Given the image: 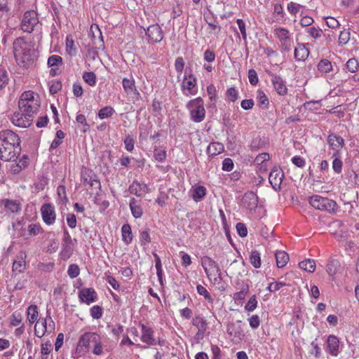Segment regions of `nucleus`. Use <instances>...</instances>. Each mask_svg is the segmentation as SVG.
Segmentation results:
<instances>
[{
    "instance_id": "20e7f679",
    "label": "nucleus",
    "mask_w": 359,
    "mask_h": 359,
    "mask_svg": "<svg viewBox=\"0 0 359 359\" xmlns=\"http://www.w3.org/2000/svg\"><path fill=\"white\" fill-rule=\"evenodd\" d=\"M309 203L316 210L326 211L330 213L335 212L337 208V204L334 201L319 195L311 196Z\"/></svg>"
},
{
    "instance_id": "774afa93",
    "label": "nucleus",
    "mask_w": 359,
    "mask_h": 359,
    "mask_svg": "<svg viewBox=\"0 0 359 359\" xmlns=\"http://www.w3.org/2000/svg\"><path fill=\"white\" fill-rule=\"evenodd\" d=\"M325 21L327 25L332 29L337 28L339 26V23L338 20H337L335 18L332 17H327L325 18Z\"/></svg>"
},
{
    "instance_id": "603ef678",
    "label": "nucleus",
    "mask_w": 359,
    "mask_h": 359,
    "mask_svg": "<svg viewBox=\"0 0 359 359\" xmlns=\"http://www.w3.org/2000/svg\"><path fill=\"white\" fill-rule=\"evenodd\" d=\"M80 269L76 264L69 265L67 271L69 276L72 278H74L79 275Z\"/></svg>"
},
{
    "instance_id": "b1692460",
    "label": "nucleus",
    "mask_w": 359,
    "mask_h": 359,
    "mask_svg": "<svg viewBox=\"0 0 359 359\" xmlns=\"http://www.w3.org/2000/svg\"><path fill=\"white\" fill-rule=\"evenodd\" d=\"M327 142L333 149L338 151L344 146V139L334 134H330L327 137Z\"/></svg>"
},
{
    "instance_id": "49530a36",
    "label": "nucleus",
    "mask_w": 359,
    "mask_h": 359,
    "mask_svg": "<svg viewBox=\"0 0 359 359\" xmlns=\"http://www.w3.org/2000/svg\"><path fill=\"white\" fill-rule=\"evenodd\" d=\"M359 64L355 58L349 59L346 62V67L351 73L357 72Z\"/></svg>"
},
{
    "instance_id": "2f4dec72",
    "label": "nucleus",
    "mask_w": 359,
    "mask_h": 359,
    "mask_svg": "<svg viewBox=\"0 0 359 359\" xmlns=\"http://www.w3.org/2000/svg\"><path fill=\"white\" fill-rule=\"evenodd\" d=\"M122 238L123 241L126 243L129 244L133 240V234L131 227L128 224H125L121 228Z\"/></svg>"
},
{
    "instance_id": "423d86ee",
    "label": "nucleus",
    "mask_w": 359,
    "mask_h": 359,
    "mask_svg": "<svg viewBox=\"0 0 359 359\" xmlns=\"http://www.w3.org/2000/svg\"><path fill=\"white\" fill-rule=\"evenodd\" d=\"M201 265L207 275L211 279H217V276H220L221 270L217 263L208 256H203L201 259Z\"/></svg>"
},
{
    "instance_id": "f8f14e48",
    "label": "nucleus",
    "mask_w": 359,
    "mask_h": 359,
    "mask_svg": "<svg viewBox=\"0 0 359 359\" xmlns=\"http://www.w3.org/2000/svg\"><path fill=\"white\" fill-rule=\"evenodd\" d=\"M242 204L250 212L255 211L258 205V196L253 191H248L243 196Z\"/></svg>"
},
{
    "instance_id": "a211bd4d",
    "label": "nucleus",
    "mask_w": 359,
    "mask_h": 359,
    "mask_svg": "<svg viewBox=\"0 0 359 359\" xmlns=\"http://www.w3.org/2000/svg\"><path fill=\"white\" fill-rule=\"evenodd\" d=\"M271 83L277 93L280 95H285L287 93V88L283 79L277 75H271Z\"/></svg>"
},
{
    "instance_id": "473e14b6",
    "label": "nucleus",
    "mask_w": 359,
    "mask_h": 359,
    "mask_svg": "<svg viewBox=\"0 0 359 359\" xmlns=\"http://www.w3.org/2000/svg\"><path fill=\"white\" fill-rule=\"evenodd\" d=\"M192 324L194 326L196 327L198 330V332L203 333L207 328V323L206 321L200 316H196L193 318Z\"/></svg>"
},
{
    "instance_id": "0e129e2a",
    "label": "nucleus",
    "mask_w": 359,
    "mask_h": 359,
    "mask_svg": "<svg viewBox=\"0 0 359 359\" xmlns=\"http://www.w3.org/2000/svg\"><path fill=\"white\" fill-rule=\"evenodd\" d=\"M41 230V226L36 224H31L28 226V233L30 236L37 235Z\"/></svg>"
},
{
    "instance_id": "c756f323",
    "label": "nucleus",
    "mask_w": 359,
    "mask_h": 359,
    "mask_svg": "<svg viewBox=\"0 0 359 359\" xmlns=\"http://www.w3.org/2000/svg\"><path fill=\"white\" fill-rule=\"evenodd\" d=\"M224 151V145L220 142H212L207 148V153L210 156H216Z\"/></svg>"
},
{
    "instance_id": "5fc2aeb1",
    "label": "nucleus",
    "mask_w": 359,
    "mask_h": 359,
    "mask_svg": "<svg viewBox=\"0 0 359 359\" xmlns=\"http://www.w3.org/2000/svg\"><path fill=\"white\" fill-rule=\"evenodd\" d=\"M205 21L208 22V25L209 32L217 36L221 29V27L218 25V24L215 23V21L208 22L207 20H205Z\"/></svg>"
},
{
    "instance_id": "ddd939ff",
    "label": "nucleus",
    "mask_w": 359,
    "mask_h": 359,
    "mask_svg": "<svg viewBox=\"0 0 359 359\" xmlns=\"http://www.w3.org/2000/svg\"><path fill=\"white\" fill-rule=\"evenodd\" d=\"M283 176V172L280 168H275L271 171L269 180L274 189L277 190L280 188Z\"/></svg>"
},
{
    "instance_id": "f704fd0d",
    "label": "nucleus",
    "mask_w": 359,
    "mask_h": 359,
    "mask_svg": "<svg viewBox=\"0 0 359 359\" xmlns=\"http://www.w3.org/2000/svg\"><path fill=\"white\" fill-rule=\"evenodd\" d=\"M318 69L322 73H328L332 70V65L328 60L323 59L318 64Z\"/></svg>"
},
{
    "instance_id": "a19ab883",
    "label": "nucleus",
    "mask_w": 359,
    "mask_h": 359,
    "mask_svg": "<svg viewBox=\"0 0 359 359\" xmlns=\"http://www.w3.org/2000/svg\"><path fill=\"white\" fill-rule=\"evenodd\" d=\"M10 10L8 0H0V18L8 17Z\"/></svg>"
},
{
    "instance_id": "de8ad7c7",
    "label": "nucleus",
    "mask_w": 359,
    "mask_h": 359,
    "mask_svg": "<svg viewBox=\"0 0 359 359\" xmlns=\"http://www.w3.org/2000/svg\"><path fill=\"white\" fill-rule=\"evenodd\" d=\"M249 290L248 285H245L241 291L234 293L233 298L236 300H242L245 298Z\"/></svg>"
},
{
    "instance_id": "09e8293b",
    "label": "nucleus",
    "mask_w": 359,
    "mask_h": 359,
    "mask_svg": "<svg viewBox=\"0 0 359 359\" xmlns=\"http://www.w3.org/2000/svg\"><path fill=\"white\" fill-rule=\"evenodd\" d=\"M95 346L93 349V353L95 355H100L103 353V346L102 344L100 341V337L97 336V338L94 341Z\"/></svg>"
},
{
    "instance_id": "e2e57ef3",
    "label": "nucleus",
    "mask_w": 359,
    "mask_h": 359,
    "mask_svg": "<svg viewBox=\"0 0 359 359\" xmlns=\"http://www.w3.org/2000/svg\"><path fill=\"white\" fill-rule=\"evenodd\" d=\"M250 327L257 329L260 325V319L257 315H253L248 319Z\"/></svg>"
},
{
    "instance_id": "c03bdc74",
    "label": "nucleus",
    "mask_w": 359,
    "mask_h": 359,
    "mask_svg": "<svg viewBox=\"0 0 359 359\" xmlns=\"http://www.w3.org/2000/svg\"><path fill=\"white\" fill-rule=\"evenodd\" d=\"M336 156H337L336 154H334L333 155V156H334L335 158H334V160L332 161V169L334 170V171L336 173L339 174L341 172V170H342L343 163H342V161L341 160V158Z\"/></svg>"
},
{
    "instance_id": "69168bd1",
    "label": "nucleus",
    "mask_w": 359,
    "mask_h": 359,
    "mask_svg": "<svg viewBox=\"0 0 359 359\" xmlns=\"http://www.w3.org/2000/svg\"><path fill=\"white\" fill-rule=\"evenodd\" d=\"M175 67L178 73H182L184 67V59L181 57H178L175 60Z\"/></svg>"
},
{
    "instance_id": "2eb2a0df",
    "label": "nucleus",
    "mask_w": 359,
    "mask_h": 359,
    "mask_svg": "<svg viewBox=\"0 0 359 359\" xmlns=\"http://www.w3.org/2000/svg\"><path fill=\"white\" fill-rule=\"evenodd\" d=\"M31 116H28L25 113H15L11 117L12 123L18 127L27 128L32 123Z\"/></svg>"
},
{
    "instance_id": "7c9ffc66",
    "label": "nucleus",
    "mask_w": 359,
    "mask_h": 359,
    "mask_svg": "<svg viewBox=\"0 0 359 359\" xmlns=\"http://www.w3.org/2000/svg\"><path fill=\"white\" fill-rule=\"evenodd\" d=\"M299 266L305 271L313 273L316 269V262L313 259H307L299 262Z\"/></svg>"
},
{
    "instance_id": "6e6552de",
    "label": "nucleus",
    "mask_w": 359,
    "mask_h": 359,
    "mask_svg": "<svg viewBox=\"0 0 359 359\" xmlns=\"http://www.w3.org/2000/svg\"><path fill=\"white\" fill-rule=\"evenodd\" d=\"M39 23L38 15L34 11H26L21 22V29L24 32L31 33Z\"/></svg>"
},
{
    "instance_id": "bb28decb",
    "label": "nucleus",
    "mask_w": 359,
    "mask_h": 359,
    "mask_svg": "<svg viewBox=\"0 0 359 359\" xmlns=\"http://www.w3.org/2000/svg\"><path fill=\"white\" fill-rule=\"evenodd\" d=\"M142 340L144 343L149 345H153L155 344V339L153 338V331L146 327L145 325H142Z\"/></svg>"
},
{
    "instance_id": "5701e85b",
    "label": "nucleus",
    "mask_w": 359,
    "mask_h": 359,
    "mask_svg": "<svg viewBox=\"0 0 359 359\" xmlns=\"http://www.w3.org/2000/svg\"><path fill=\"white\" fill-rule=\"evenodd\" d=\"M294 58L298 61H305L309 55V50L304 44L299 43L294 49Z\"/></svg>"
},
{
    "instance_id": "680f3d73",
    "label": "nucleus",
    "mask_w": 359,
    "mask_h": 359,
    "mask_svg": "<svg viewBox=\"0 0 359 359\" xmlns=\"http://www.w3.org/2000/svg\"><path fill=\"white\" fill-rule=\"evenodd\" d=\"M196 85V79L192 80H187V77L184 78L182 82V88L189 90H191Z\"/></svg>"
},
{
    "instance_id": "a878e982",
    "label": "nucleus",
    "mask_w": 359,
    "mask_h": 359,
    "mask_svg": "<svg viewBox=\"0 0 359 359\" xmlns=\"http://www.w3.org/2000/svg\"><path fill=\"white\" fill-rule=\"evenodd\" d=\"M327 347L329 349V352L332 355H337L338 354V348H339V339L337 337L334 335H330L327 338Z\"/></svg>"
},
{
    "instance_id": "79ce46f5",
    "label": "nucleus",
    "mask_w": 359,
    "mask_h": 359,
    "mask_svg": "<svg viewBox=\"0 0 359 359\" xmlns=\"http://www.w3.org/2000/svg\"><path fill=\"white\" fill-rule=\"evenodd\" d=\"M96 29L98 32H99V37H98V43L96 44L95 43H93V48H95V49H103L104 47V41H103V39H102V33L98 27L97 25H92L91 27H90V30L91 32H93V29Z\"/></svg>"
},
{
    "instance_id": "72a5a7b5",
    "label": "nucleus",
    "mask_w": 359,
    "mask_h": 359,
    "mask_svg": "<svg viewBox=\"0 0 359 359\" xmlns=\"http://www.w3.org/2000/svg\"><path fill=\"white\" fill-rule=\"evenodd\" d=\"M39 316L38 308L36 305H30L27 309V319L30 323L37 320Z\"/></svg>"
},
{
    "instance_id": "3c124183",
    "label": "nucleus",
    "mask_w": 359,
    "mask_h": 359,
    "mask_svg": "<svg viewBox=\"0 0 359 359\" xmlns=\"http://www.w3.org/2000/svg\"><path fill=\"white\" fill-rule=\"evenodd\" d=\"M257 305V301L256 299V296L253 295L248 300V303L245 306V309L248 311H253L256 309Z\"/></svg>"
},
{
    "instance_id": "ea45409f",
    "label": "nucleus",
    "mask_w": 359,
    "mask_h": 359,
    "mask_svg": "<svg viewBox=\"0 0 359 359\" xmlns=\"http://www.w3.org/2000/svg\"><path fill=\"white\" fill-rule=\"evenodd\" d=\"M206 194V189L203 186L196 187L193 191L192 197L194 201L203 198Z\"/></svg>"
},
{
    "instance_id": "864d4df0",
    "label": "nucleus",
    "mask_w": 359,
    "mask_h": 359,
    "mask_svg": "<svg viewBox=\"0 0 359 359\" xmlns=\"http://www.w3.org/2000/svg\"><path fill=\"white\" fill-rule=\"evenodd\" d=\"M62 57L59 55H53L48 59V65L50 67L57 66L62 64Z\"/></svg>"
},
{
    "instance_id": "412c9836",
    "label": "nucleus",
    "mask_w": 359,
    "mask_h": 359,
    "mask_svg": "<svg viewBox=\"0 0 359 359\" xmlns=\"http://www.w3.org/2000/svg\"><path fill=\"white\" fill-rule=\"evenodd\" d=\"M97 334L95 332H86L79 338L78 346L88 348L90 342L95 341Z\"/></svg>"
},
{
    "instance_id": "393cba45",
    "label": "nucleus",
    "mask_w": 359,
    "mask_h": 359,
    "mask_svg": "<svg viewBox=\"0 0 359 359\" xmlns=\"http://www.w3.org/2000/svg\"><path fill=\"white\" fill-rule=\"evenodd\" d=\"M48 331L46 319L39 320L36 321L34 326V334L36 337L41 338L46 334V332H48Z\"/></svg>"
},
{
    "instance_id": "f03ea898",
    "label": "nucleus",
    "mask_w": 359,
    "mask_h": 359,
    "mask_svg": "<svg viewBox=\"0 0 359 359\" xmlns=\"http://www.w3.org/2000/svg\"><path fill=\"white\" fill-rule=\"evenodd\" d=\"M34 50L23 38L19 37L13 42V54L18 64L22 67H28L33 61Z\"/></svg>"
},
{
    "instance_id": "cd10ccee",
    "label": "nucleus",
    "mask_w": 359,
    "mask_h": 359,
    "mask_svg": "<svg viewBox=\"0 0 359 359\" xmlns=\"http://www.w3.org/2000/svg\"><path fill=\"white\" fill-rule=\"evenodd\" d=\"M122 85L123 87L124 90L126 93L130 94L133 93L134 94H139L135 85V80L133 78L130 79H126L124 78L122 81Z\"/></svg>"
},
{
    "instance_id": "9d476101",
    "label": "nucleus",
    "mask_w": 359,
    "mask_h": 359,
    "mask_svg": "<svg viewBox=\"0 0 359 359\" xmlns=\"http://www.w3.org/2000/svg\"><path fill=\"white\" fill-rule=\"evenodd\" d=\"M73 251L74 243L72 237L67 231H65L60 252L61 258L65 260L68 259L72 255Z\"/></svg>"
},
{
    "instance_id": "bf43d9fd",
    "label": "nucleus",
    "mask_w": 359,
    "mask_h": 359,
    "mask_svg": "<svg viewBox=\"0 0 359 359\" xmlns=\"http://www.w3.org/2000/svg\"><path fill=\"white\" fill-rule=\"evenodd\" d=\"M286 285L285 283L283 282H275L271 283L269 284V285L267 287V290L270 292H276L280 290L282 287Z\"/></svg>"
},
{
    "instance_id": "13d9d810",
    "label": "nucleus",
    "mask_w": 359,
    "mask_h": 359,
    "mask_svg": "<svg viewBox=\"0 0 359 359\" xmlns=\"http://www.w3.org/2000/svg\"><path fill=\"white\" fill-rule=\"evenodd\" d=\"M350 39V33L347 31H342L339 36V43L341 45L346 44Z\"/></svg>"
},
{
    "instance_id": "9b49d317",
    "label": "nucleus",
    "mask_w": 359,
    "mask_h": 359,
    "mask_svg": "<svg viewBox=\"0 0 359 359\" xmlns=\"http://www.w3.org/2000/svg\"><path fill=\"white\" fill-rule=\"evenodd\" d=\"M42 218L43 222L48 224H53L56 218L55 208L50 203H45L41 208Z\"/></svg>"
},
{
    "instance_id": "e433bc0d",
    "label": "nucleus",
    "mask_w": 359,
    "mask_h": 359,
    "mask_svg": "<svg viewBox=\"0 0 359 359\" xmlns=\"http://www.w3.org/2000/svg\"><path fill=\"white\" fill-rule=\"evenodd\" d=\"M250 261L251 264L256 269H258L261 266V257L258 251L253 250L251 252L250 255Z\"/></svg>"
},
{
    "instance_id": "37998d69",
    "label": "nucleus",
    "mask_w": 359,
    "mask_h": 359,
    "mask_svg": "<svg viewBox=\"0 0 359 359\" xmlns=\"http://www.w3.org/2000/svg\"><path fill=\"white\" fill-rule=\"evenodd\" d=\"M83 79L89 86H93L96 83V76L93 72H84Z\"/></svg>"
},
{
    "instance_id": "052dcab7",
    "label": "nucleus",
    "mask_w": 359,
    "mask_h": 359,
    "mask_svg": "<svg viewBox=\"0 0 359 359\" xmlns=\"http://www.w3.org/2000/svg\"><path fill=\"white\" fill-rule=\"evenodd\" d=\"M233 168V161L230 158H226L222 163V169L225 171H231Z\"/></svg>"
},
{
    "instance_id": "6ab92c4d",
    "label": "nucleus",
    "mask_w": 359,
    "mask_h": 359,
    "mask_svg": "<svg viewBox=\"0 0 359 359\" xmlns=\"http://www.w3.org/2000/svg\"><path fill=\"white\" fill-rule=\"evenodd\" d=\"M1 203L4 205V208L7 212L17 214L22 210V204L19 201L4 199Z\"/></svg>"
},
{
    "instance_id": "a18cd8bd",
    "label": "nucleus",
    "mask_w": 359,
    "mask_h": 359,
    "mask_svg": "<svg viewBox=\"0 0 359 359\" xmlns=\"http://www.w3.org/2000/svg\"><path fill=\"white\" fill-rule=\"evenodd\" d=\"M257 100L259 105L264 106V107H267L269 105V99L266 94L262 91L258 90L257 91Z\"/></svg>"
},
{
    "instance_id": "1a4fd4ad",
    "label": "nucleus",
    "mask_w": 359,
    "mask_h": 359,
    "mask_svg": "<svg viewBox=\"0 0 359 359\" xmlns=\"http://www.w3.org/2000/svg\"><path fill=\"white\" fill-rule=\"evenodd\" d=\"M241 324V320H237L227 325L226 332L234 343H239L245 337L244 330Z\"/></svg>"
},
{
    "instance_id": "338daca9",
    "label": "nucleus",
    "mask_w": 359,
    "mask_h": 359,
    "mask_svg": "<svg viewBox=\"0 0 359 359\" xmlns=\"http://www.w3.org/2000/svg\"><path fill=\"white\" fill-rule=\"evenodd\" d=\"M236 230L241 237H245L248 234L247 227L243 223H238L236 224Z\"/></svg>"
},
{
    "instance_id": "f257e3e1",
    "label": "nucleus",
    "mask_w": 359,
    "mask_h": 359,
    "mask_svg": "<svg viewBox=\"0 0 359 359\" xmlns=\"http://www.w3.org/2000/svg\"><path fill=\"white\" fill-rule=\"evenodd\" d=\"M20 140L17 134L11 130L0 132V158L9 161L15 157V149L20 147Z\"/></svg>"
},
{
    "instance_id": "dca6fc26",
    "label": "nucleus",
    "mask_w": 359,
    "mask_h": 359,
    "mask_svg": "<svg viewBox=\"0 0 359 359\" xmlns=\"http://www.w3.org/2000/svg\"><path fill=\"white\" fill-rule=\"evenodd\" d=\"M79 297L81 302L90 304L95 302L97 299V294L95 290L92 287L83 288L79 291Z\"/></svg>"
},
{
    "instance_id": "8fccbe9b",
    "label": "nucleus",
    "mask_w": 359,
    "mask_h": 359,
    "mask_svg": "<svg viewBox=\"0 0 359 359\" xmlns=\"http://www.w3.org/2000/svg\"><path fill=\"white\" fill-rule=\"evenodd\" d=\"M90 315L94 319H100L102 316V309L100 306H94L90 309Z\"/></svg>"
},
{
    "instance_id": "f3484780",
    "label": "nucleus",
    "mask_w": 359,
    "mask_h": 359,
    "mask_svg": "<svg viewBox=\"0 0 359 359\" xmlns=\"http://www.w3.org/2000/svg\"><path fill=\"white\" fill-rule=\"evenodd\" d=\"M147 35L154 42H160L163 39L162 29L158 25H150L147 30Z\"/></svg>"
},
{
    "instance_id": "0eeeda50",
    "label": "nucleus",
    "mask_w": 359,
    "mask_h": 359,
    "mask_svg": "<svg viewBox=\"0 0 359 359\" xmlns=\"http://www.w3.org/2000/svg\"><path fill=\"white\" fill-rule=\"evenodd\" d=\"M273 33L280 43L282 50L290 52L292 50V39L289 30L283 27H277L274 29Z\"/></svg>"
},
{
    "instance_id": "4c0bfd02",
    "label": "nucleus",
    "mask_w": 359,
    "mask_h": 359,
    "mask_svg": "<svg viewBox=\"0 0 359 359\" xmlns=\"http://www.w3.org/2000/svg\"><path fill=\"white\" fill-rule=\"evenodd\" d=\"M9 77L7 71L0 66V90L8 83Z\"/></svg>"
},
{
    "instance_id": "58836bf2",
    "label": "nucleus",
    "mask_w": 359,
    "mask_h": 359,
    "mask_svg": "<svg viewBox=\"0 0 359 359\" xmlns=\"http://www.w3.org/2000/svg\"><path fill=\"white\" fill-rule=\"evenodd\" d=\"M115 110L109 106L102 108L98 112V116L100 119L110 117L114 114Z\"/></svg>"
},
{
    "instance_id": "4d7b16f0",
    "label": "nucleus",
    "mask_w": 359,
    "mask_h": 359,
    "mask_svg": "<svg viewBox=\"0 0 359 359\" xmlns=\"http://www.w3.org/2000/svg\"><path fill=\"white\" fill-rule=\"evenodd\" d=\"M248 79L251 85L255 86L258 83V76L255 69H250L248 71Z\"/></svg>"
},
{
    "instance_id": "6e6d98bb",
    "label": "nucleus",
    "mask_w": 359,
    "mask_h": 359,
    "mask_svg": "<svg viewBox=\"0 0 359 359\" xmlns=\"http://www.w3.org/2000/svg\"><path fill=\"white\" fill-rule=\"evenodd\" d=\"M196 289L198 294L203 295L205 299L208 300L209 302L212 301L210 294H209V292H208L205 287H203L201 285H197Z\"/></svg>"
},
{
    "instance_id": "c85d7f7f",
    "label": "nucleus",
    "mask_w": 359,
    "mask_h": 359,
    "mask_svg": "<svg viewBox=\"0 0 359 359\" xmlns=\"http://www.w3.org/2000/svg\"><path fill=\"white\" fill-rule=\"evenodd\" d=\"M276 265L278 268L285 266L289 261V255L285 251H277L275 254Z\"/></svg>"
},
{
    "instance_id": "c9c22d12",
    "label": "nucleus",
    "mask_w": 359,
    "mask_h": 359,
    "mask_svg": "<svg viewBox=\"0 0 359 359\" xmlns=\"http://www.w3.org/2000/svg\"><path fill=\"white\" fill-rule=\"evenodd\" d=\"M340 266L339 262L337 259L330 260L327 265V272L330 276H334Z\"/></svg>"
},
{
    "instance_id": "4be33fe9",
    "label": "nucleus",
    "mask_w": 359,
    "mask_h": 359,
    "mask_svg": "<svg viewBox=\"0 0 359 359\" xmlns=\"http://www.w3.org/2000/svg\"><path fill=\"white\" fill-rule=\"evenodd\" d=\"M129 206L132 215L135 218H140L142 216L143 210L141 206L140 201H137L135 198H132L130 201Z\"/></svg>"
},
{
    "instance_id": "aec40b11",
    "label": "nucleus",
    "mask_w": 359,
    "mask_h": 359,
    "mask_svg": "<svg viewBox=\"0 0 359 359\" xmlns=\"http://www.w3.org/2000/svg\"><path fill=\"white\" fill-rule=\"evenodd\" d=\"M27 255L25 252H20L18 256V259L13 263L12 270L14 273H22L26 269L25 259Z\"/></svg>"
},
{
    "instance_id": "7ed1b4c3",
    "label": "nucleus",
    "mask_w": 359,
    "mask_h": 359,
    "mask_svg": "<svg viewBox=\"0 0 359 359\" xmlns=\"http://www.w3.org/2000/svg\"><path fill=\"white\" fill-rule=\"evenodd\" d=\"M40 106V99L38 94L32 90L25 91L22 93L19 101L18 107L21 112L28 116L36 113Z\"/></svg>"
},
{
    "instance_id": "4468645a",
    "label": "nucleus",
    "mask_w": 359,
    "mask_h": 359,
    "mask_svg": "<svg viewBox=\"0 0 359 359\" xmlns=\"http://www.w3.org/2000/svg\"><path fill=\"white\" fill-rule=\"evenodd\" d=\"M130 194H135L137 196H143L146 194L150 192V189L147 184L145 183H140L137 181H134L129 187L128 189Z\"/></svg>"
},
{
    "instance_id": "39448f33",
    "label": "nucleus",
    "mask_w": 359,
    "mask_h": 359,
    "mask_svg": "<svg viewBox=\"0 0 359 359\" xmlns=\"http://www.w3.org/2000/svg\"><path fill=\"white\" fill-rule=\"evenodd\" d=\"M187 108L190 110L191 119L194 122H201L205 117V109L203 101L201 97L191 100L187 104Z\"/></svg>"
}]
</instances>
